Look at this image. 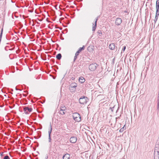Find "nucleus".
I'll return each instance as SVG.
<instances>
[{
	"instance_id": "f257e3e1",
	"label": "nucleus",
	"mask_w": 159,
	"mask_h": 159,
	"mask_svg": "<svg viewBox=\"0 0 159 159\" xmlns=\"http://www.w3.org/2000/svg\"><path fill=\"white\" fill-rule=\"evenodd\" d=\"M73 117L75 121L77 122H80L81 120V117L80 115L78 113H74L73 114Z\"/></svg>"
},
{
	"instance_id": "423d86ee",
	"label": "nucleus",
	"mask_w": 159,
	"mask_h": 159,
	"mask_svg": "<svg viewBox=\"0 0 159 159\" xmlns=\"http://www.w3.org/2000/svg\"><path fill=\"white\" fill-rule=\"evenodd\" d=\"M154 158L158 159L159 158V151L157 150L154 151Z\"/></svg>"
},
{
	"instance_id": "c85d7f7f",
	"label": "nucleus",
	"mask_w": 159,
	"mask_h": 159,
	"mask_svg": "<svg viewBox=\"0 0 159 159\" xmlns=\"http://www.w3.org/2000/svg\"><path fill=\"white\" fill-rule=\"evenodd\" d=\"M33 11V10H31V11H30V12H32Z\"/></svg>"
},
{
	"instance_id": "4468645a",
	"label": "nucleus",
	"mask_w": 159,
	"mask_h": 159,
	"mask_svg": "<svg viewBox=\"0 0 159 159\" xmlns=\"http://www.w3.org/2000/svg\"><path fill=\"white\" fill-rule=\"evenodd\" d=\"M57 59L58 60H60L61 58V53H59L57 54L56 57Z\"/></svg>"
},
{
	"instance_id": "cd10ccee",
	"label": "nucleus",
	"mask_w": 159,
	"mask_h": 159,
	"mask_svg": "<svg viewBox=\"0 0 159 159\" xmlns=\"http://www.w3.org/2000/svg\"><path fill=\"white\" fill-rule=\"evenodd\" d=\"M156 4H157L159 5V0H157L156 2Z\"/></svg>"
},
{
	"instance_id": "dca6fc26",
	"label": "nucleus",
	"mask_w": 159,
	"mask_h": 159,
	"mask_svg": "<svg viewBox=\"0 0 159 159\" xmlns=\"http://www.w3.org/2000/svg\"><path fill=\"white\" fill-rule=\"evenodd\" d=\"M85 48V46H83V47L82 48H80L79 50H78V51L80 53L82 51V50H84Z\"/></svg>"
},
{
	"instance_id": "a878e982",
	"label": "nucleus",
	"mask_w": 159,
	"mask_h": 159,
	"mask_svg": "<svg viewBox=\"0 0 159 159\" xmlns=\"http://www.w3.org/2000/svg\"><path fill=\"white\" fill-rule=\"evenodd\" d=\"M159 14V12H157V11H156V15H157V16H158Z\"/></svg>"
},
{
	"instance_id": "7ed1b4c3",
	"label": "nucleus",
	"mask_w": 159,
	"mask_h": 159,
	"mask_svg": "<svg viewBox=\"0 0 159 159\" xmlns=\"http://www.w3.org/2000/svg\"><path fill=\"white\" fill-rule=\"evenodd\" d=\"M98 66V65L96 63L92 64L90 65L89 69L91 71L95 70Z\"/></svg>"
},
{
	"instance_id": "2eb2a0df",
	"label": "nucleus",
	"mask_w": 159,
	"mask_h": 159,
	"mask_svg": "<svg viewBox=\"0 0 159 159\" xmlns=\"http://www.w3.org/2000/svg\"><path fill=\"white\" fill-rule=\"evenodd\" d=\"M59 112L60 114L63 115L65 114V113L66 112V111H63L61 110H60L59 111Z\"/></svg>"
},
{
	"instance_id": "0eeeda50",
	"label": "nucleus",
	"mask_w": 159,
	"mask_h": 159,
	"mask_svg": "<svg viewBox=\"0 0 159 159\" xmlns=\"http://www.w3.org/2000/svg\"><path fill=\"white\" fill-rule=\"evenodd\" d=\"M77 86V84L76 83H72L70 85V87L72 88H73L74 91H75V88Z\"/></svg>"
},
{
	"instance_id": "1a4fd4ad",
	"label": "nucleus",
	"mask_w": 159,
	"mask_h": 159,
	"mask_svg": "<svg viewBox=\"0 0 159 159\" xmlns=\"http://www.w3.org/2000/svg\"><path fill=\"white\" fill-rule=\"evenodd\" d=\"M77 140V138L75 137H71L70 139V142L72 143H75L76 142Z\"/></svg>"
},
{
	"instance_id": "4be33fe9",
	"label": "nucleus",
	"mask_w": 159,
	"mask_h": 159,
	"mask_svg": "<svg viewBox=\"0 0 159 159\" xmlns=\"http://www.w3.org/2000/svg\"><path fill=\"white\" fill-rule=\"evenodd\" d=\"M77 56H76V55H75V57H74V62H75L76 60L77 59Z\"/></svg>"
},
{
	"instance_id": "bb28decb",
	"label": "nucleus",
	"mask_w": 159,
	"mask_h": 159,
	"mask_svg": "<svg viewBox=\"0 0 159 159\" xmlns=\"http://www.w3.org/2000/svg\"><path fill=\"white\" fill-rule=\"evenodd\" d=\"M48 139H49V142H51V136H49Z\"/></svg>"
},
{
	"instance_id": "b1692460",
	"label": "nucleus",
	"mask_w": 159,
	"mask_h": 159,
	"mask_svg": "<svg viewBox=\"0 0 159 159\" xmlns=\"http://www.w3.org/2000/svg\"><path fill=\"white\" fill-rule=\"evenodd\" d=\"M158 16H157V15H156L155 19L154 20V21H155V22H156V21H157V19H158Z\"/></svg>"
},
{
	"instance_id": "9d476101",
	"label": "nucleus",
	"mask_w": 159,
	"mask_h": 159,
	"mask_svg": "<svg viewBox=\"0 0 159 159\" xmlns=\"http://www.w3.org/2000/svg\"><path fill=\"white\" fill-rule=\"evenodd\" d=\"M109 48L111 50H114L115 48V45L114 43H111L109 46Z\"/></svg>"
},
{
	"instance_id": "f8f14e48",
	"label": "nucleus",
	"mask_w": 159,
	"mask_h": 159,
	"mask_svg": "<svg viewBox=\"0 0 159 159\" xmlns=\"http://www.w3.org/2000/svg\"><path fill=\"white\" fill-rule=\"evenodd\" d=\"M79 80V82L82 83H84L85 81V79L82 76L80 77Z\"/></svg>"
},
{
	"instance_id": "5701e85b",
	"label": "nucleus",
	"mask_w": 159,
	"mask_h": 159,
	"mask_svg": "<svg viewBox=\"0 0 159 159\" xmlns=\"http://www.w3.org/2000/svg\"><path fill=\"white\" fill-rule=\"evenodd\" d=\"M126 46H125L123 47V49H122V52H124L125 51V49H126Z\"/></svg>"
},
{
	"instance_id": "7c9ffc66",
	"label": "nucleus",
	"mask_w": 159,
	"mask_h": 159,
	"mask_svg": "<svg viewBox=\"0 0 159 159\" xmlns=\"http://www.w3.org/2000/svg\"><path fill=\"white\" fill-rule=\"evenodd\" d=\"M135 0H134V1Z\"/></svg>"
},
{
	"instance_id": "412c9836",
	"label": "nucleus",
	"mask_w": 159,
	"mask_h": 159,
	"mask_svg": "<svg viewBox=\"0 0 159 159\" xmlns=\"http://www.w3.org/2000/svg\"><path fill=\"white\" fill-rule=\"evenodd\" d=\"M98 33L99 35H101L102 34V33L101 30H98Z\"/></svg>"
},
{
	"instance_id": "c756f323",
	"label": "nucleus",
	"mask_w": 159,
	"mask_h": 159,
	"mask_svg": "<svg viewBox=\"0 0 159 159\" xmlns=\"http://www.w3.org/2000/svg\"><path fill=\"white\" fill-rule=\"evenodd\" d=\"M16 90H18L17 89V88H16Z\"/></svg>"
},
{
	"instance_id": "6e6552de",
	"label": "nucleus",
	"mask_w": 159,
	"mask_h": 159,
	"mask_svg": "<svg viewBox=\"0 0 159 159\" xmlns=\"http://www.w3.org/2000/svg\"><path fill=\"white\" fill-rule=\"evenodd\" d=\"M98 17L95 19V22L94 23V24H93V26L92 27V31H94L96 30V27H97V22L98 20Z\"/></svg>"
},
{
	"instance_id": "a211bd4d",
	"label": "nucleus",
	"mask_w": 159,
	"mask_h": 159,
	"mask_svg": "<svg viewBox=\"0 0 159 159\" xmlns=\"http://www.w3.org/2000/svg\"><path fill=\"white\" fill-rule=\"evenodd\" d=\"M66 108L65 106H62L60 107V109L63 111H66Z\"/></svg>"
},
{
	"instance_id": "ddd939ff",
	"label": "nucleus",
	"mask_w": 159,
	"mask_h": 159,
	"mask_svg": "<svg viewBox=\"0 0 159 159\" xmlns=\"http://www.w3.org/2000/svg\"><path fill=\"white\" fill-rule=\"evenodd\" d=\"M49 130L48 132V133L49 134V136H51V134L52 131V128L51 124H50V127L49 128Z\"/></svg>"
},
{
	"instance_id": "39448f33",
	"label": "nucleus",
	"mask_w": 159,
	"mask_h": 159,
	"mask_svg": "<svg viewBox=\"0 0 159 159\" xmlns=\"http://www.w3.org/2000/svg\"><path fill=\"white\" fill-rule=\"evenodd\" d=\"M122 20L121 19L119 18H117L115 21V24L117 25H120L121 23Z\"/></svg>"
},
{
	"instance_id": "f03ea898",
	"label": "nucleus",
	"mask_w": 159,
	"mask_h": 159,
	"mask_svg": "<svg viewBox=\"0 0 159 159\" xmlns=\"http://www.w3.org/2000/svg\"><path fill=\"white\" fill-rule=\"evenodd\" d=\"M88 100V98L87 97L84 96L80 98L79 102L80 104H84L87 102Z\"/></svg>"
},
{
	"instance_id": "20e7f679",
	"label": "nucleus",
	"mask_w": 159,
	"mask_h": 159,
	"mask_svg": "<svg viewBox=\"0 0 159 159\" xmlns=\"http://www.w3.org/2000/svg\"><path fill=\"white\" fill-rule=\"evenodd\" d=\"M23 110L26 114H28V111H27V110L30 112H31L32 111V108H29L28 107H24Z\"/></svg>"
},
{
	"instance_id": "aec40b11",
	"label": "nucleus",
	"mask_w": 159,
	"mask_h": 159,
	"mask_svg": "<svg viewBox=\"0 0 159 159\" xmlns=\"http://www.w3.org/2000/svg\"><path fill=\"white\" fill-rule=\"evenodd\" d=\"M3 159H10V158L8 156H6L4 157Z\"/></svg>"
},
{
	"instance_id": "6ab92c4d",
	"label": "nucleus",
	"mask_w": 159,
	"mask_h": 159,
	"mask_svg": "<svg viewBox=\"0 0 159 159\" xmlns=\"http://www.w3.org/2000/svg\"><path fill=\"white\" fill-rule=\"evenodd\" d=\"M156 9L157 12H159V5L156 4Z\"/></svg>"
},
{
	"instance_id": "393cba45",
	"label": "nucleus",
	"mask_w": 159,
	"mask_h": 159,
	"mask_svg": "<svg viewBox=\"0 0 159 159\" xmlns=\"http://www.w3.org/2000/svg\"><path fill=\"white\" fill-rule=\"evenodd\" d=\"M80 52L78 51H77L75 53V55H76V56H78Z\"/></svg>"
},
{
	"instance_id": "f3484780",
	"label": "nucleus",
	"mask_w": 159,
	"mask_h": 159,
	"mask_svg": "<svg viewBox=\"0 0 159 159\" xmlns=\"http://www.w3.org/2000/svg\"><path fill=\"white\" fill-rule=\"evenodd\" d=\"M125 129H126V127H125V125H124L123 127L121 128L120 129V132H122Z\"/></svg>"
},
{
	"instance_id": "9b49d317",
	"label": "nucleus",
	"mask_w": 159,
	"mask_h": 159,
	"mask_svg": "<svg viewBox=\"0 0 159 159\" xmlns=\"http://www.w3.org/2000/svg\"><path fill=\"white\" fill-rule=\"evenodd\" d=\"M70 157V154L66 153L64 155L63 157V159H69Z\"/></svg>"
}]
</instances>
